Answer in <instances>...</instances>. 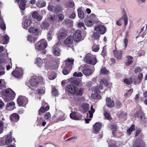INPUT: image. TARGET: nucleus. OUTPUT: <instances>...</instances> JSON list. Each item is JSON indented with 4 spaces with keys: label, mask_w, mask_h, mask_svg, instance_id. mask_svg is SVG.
<instances>
[{
    "label": "nucleus",
    "mask_w": 147,
    "mask_h": 147,
    "mask_svg": "<svg viewBox=\"0 0 147 147\" xmlns=\"http://www.w3.org/2000/svg\"><path fill=\"white\" fill-rule=\"evenodd\" d=\"M123 20L124 22V26H126L128 24V18L126 14L123 15V16L117 22V24L119 26H121L122 24V21Z\"/></svg>",
    "instance_id": "obj_12"
},
{
    "label": "nucleus",
    "mask_w": 147,
    "mask_h": 147,
    "mask_svg": "<svg viewBox=\"0 0 147 147\" xmlns=\"http://www.w3.org/2000/svg\"><path fill=\"white\" fill-rule=\"evenodd\" d=\"M9 37L7 35H5L2 37V39L1 40V43L3 44H7L9 41Z\"/></svg>",
    "instance_id": "obj_35"
},
{
    "label": "nucleus",
    "mask_w": 147,
    "mask_h": 147,
    "mask_svg": "<svg viewBox=\"0 0 147 147\" xmlns=\"http://www.w3.org/2000/svg\"><path fill=\"white\" fill-rule=\"evenodd\" d=\"M73 21L70 19L65 20L63 22V23L65 24H71L72 23Z\"/></svg>",
    "instance_id": "obj_63"
},
{
    "label": "nucleus",
    "mask_w": 147,
    "mask_h": 147,
    "mask_svg": "<svg viewBox=\"0 0 147 147\" xmlns=\"http://www.w3.org/2000/svg\"><path fill=\"white\" fill-rule=\"evenodd\" d=\"M106 28L103 25H97L94 28V30L98 32L101 34H103L106 32Z\"/></svg>",
    "instance_id": "obj_13"
},
{
    "label": "nucleus",
    "mask_w": 147,
    "mask_h": 147,
    "mask_svg": "<svg viewBox=\"0 0 147 147\" xmlns=\"http://www.w3.org/2000/svg\"><path fill=\"white\" fill-rule=\"evenodd\" d=\"M83 76L82 74L80 72L77 73L76 72H75L73 74V76L75 77H82Z\"/></svg>",
    "instance_id": "obj_60"
},
{
    "label": "nucleus",
    "mask_w": 147,
    "mask_h": 147,
    "mask_svg": "<svg viewBox=\"0 0 147 147\" xmlns=\"http://www.w3.org/2000/svg\"><path fill=\"white\" fill-rule=\"evenodd\" d=\"M102 125L99 123H96L94 125V129L95 131L98 132L101 128Z\"/></svg>",
    "instance_id": "obj_36"
},
{
    "label": "nucleus",
    "mask_w": 147,
    "mask_h": 147,
    "mask_svg": "<svg viewBox=\"0 0 147 147\" xmlns=\"http://www.w3.org/2000/svg\"><path fill=\"white\" fill-rule=\"evenodd\" d=\"M104 114L107 119L109 120L111 119V117L109 113H108L106 111H105L104 112Z\"/></svg>",
    "instance_id": "obj_56"
},
{
    "label": "nucleus",
    "mask_w": 147,
    "mask_h": 147,
    "mask_svg": "<svg viewBox=\"0 0 147 147\" xmlns=\"http://www.w3.org/2000/svg\"><path fill=\"white\" fill-rule=\"evenodd\" d=\"M11 138V134L8 135L5 140L2 139L0 141V144L3 146L10 144L12 142Z\"/></svg>",
    "instance_id": "obj_8"
},
{
    "label": "nucleus",
    "mask_w": 147,
    "mask_h": 147,
    "mask_svg": "<svg viewBox=\"0 0 147 147\" xmlns=\"http://www.w3.org/2000/svg\"><path fill=\"white\" fill-rule=\"evenodd\" d=\"M73 40H74L73 37L71 36L70 35L64 40L63 43L66 46L69 47L72 44Z\"/></svg>",
    "instance_id": "obj_17"
},
{
    "label": "nucleus",
    "mask_w": 147,
    "mask_h": 147,
    "mask_svg": "<svg viewBox=\"0 0 147 147\" xmlns=\"http://www.w3.org/2000/svg\"><path fill=\"white\" fill-rule=\"evenodd\" d=\"M60 50L59 49V47H57L55 46H54L53 48V53L56 56H59L60 55Z\"/></svg>",
    "instance_id": "obj_34"
},
{
    "label": "nucleus",
    "mask_w": 147,
    "mask_h": 147,
    "mask_svg": "<svg viewBox=\"0 0 147 147\" xmlns=\"http://www.w3.org/2000/svg\"><path fill=\"white\" fill-rule=\"evenodd\" d=\"M52 32L49 31L47 34V39L48 40L50 41L52 39V37L51 36Z\"/></svg>",
    "instance_id": "obj_62"
},
{
    "label": "nucleus",
    "mask_w": 147,
    "mask_h": 147,
    "mask_svg": "<svg viewBox=\"0 0 147 147\" xmlns=\"http://www.w3.org/2000/svg\"><path fill=\"white\" fill-rule=\"evenodd\" d=\"M92 51L95 52H97L98 51L99 49V46L96 45H94L92 47Z\"/></svg>",
    "instance_id": "obj_54"
},
{
    "label": "nucleus",
    "mask_w": 147,
    "mask_h": 147,
    "mask_svg": "<svg viewBox=\"0 0 147 147\" xmlns=\"http://www.w3.org/2000/svg\"><path fill=\"white\" fill-rule=\"evenodd\" d=\"M28 31L30 32L33 33L36 36H38L40 33L39 30L37 28L32 26L29 28Z\"/></svg>",
    "instance_id": "obj_23"
},
{
    "label": "nucleus",
    "mask_w": 147,
    "mask_h": 147,
    "mask_svg": "<svg viewBox=\"0 0 147 147\" xmlns=\"http://www.w3.org/2000/svg\"><path fill=\"white\" fill-rule=\"evenodd\" d=\"M67 30L64 28H62L57 34V38L59 40L63 39L67 36Z\"/></svg>",
    "instance_id": "obj_6"
},
{
    "label": "nucleus",
    "mask_w": 147,
    "mask_h": 147,
    "mask_svg": "<svg viewBox=\"0 0 147 147\" xmlns=\"http://www.w3.org/2000/svg\"><path fill=\"white\" fill-rule=\"evenodd\" d=\"M74 59L72 58H67L65 61L66 67L69 68L70 69H72V67L74 64Z\"/></svg>",
    "instance_id": "obj_16"
},
{
    "label": "nucleus",
    "mask_w": 147,
    "mask_h": 147,
    "mask_svg": "<svg viewBox=\"0 0 147 147\" xmlns=\"http://www.w3.org/2000/svg\"><path fill=\"white\" fill-rule=\"evenodd\" d=\"M127 113L123 111H119L118 115V117L119 118H124L127 115Z\"/></svg>",
    "instance_id": "obj_40"
},
{
    "label": "nucleus",
    "mask_w": 147,
    "mask_h": 147,
    "mask_svg": "<svg viewBox=\"0 0 147 147\" xmlns=\"http://www.w3.org/2000/svg\"><path fill=\"white\" fill-rule=\"evenodd\" d=\"M38 94H44L45 93V90L43 88L38 89L36 90Z\"/></svg>",
    "instance_id": "obj_58"
},
{
    "label": "nucleus",
    "mask_w": 147,
    "mask_h": 147,
    "mask_svg": "<svg viewBox=\"0 0 147 147\" xmlns=\"http://www.w3.org/2000/svg\"><path fill=\"white\" fill-rule=\"evenodd\" d=\"M17 102L19 106H24L26 105L28 102V100L24 96H19L17 100Z\"/></svg>",
    "instance_id": "obj_7"
},
{
    "label": "nucleus",
    "mask_w": 147,
    "mask_h": 147,
    "mask_svg": "<svg viewBox=\"0 0 147 147\" xmlns=\"http://www.w3.org/2000/svg\"><path fill=\"white\" fill-rule=\"evenodd\" d=\"M135 129V125L132 124L131 126L127 130V133L129 135L131 134L132 132Z\"/></svg>",
    "instance_id": "obj_43"
},
{
    "label": "nucleus",
    "mask_w": 147,
    "mask_h": 147,
    "mask_svg": "<svg viewBox=\"0 0 147 147\" xmlns=\"http://www.w3.org/2000/svg\"><path fill=\"white\" fill-rule=\"evenodd\" d=\"M47 46V42L45 39H42L38 41L35 45V47L36 50L38 51L43 50L46 48Z\"/></svg>",
    "instance_id": "obj_4"
},
{
    "label": "nucleus",
    "mask_w": 147,
    "mask_h": 147,
    "mask_svg": "<svg viewBox=\"0 0 147 147\" xmlns=\"http://www.w3.org/2000/svg\"><path fill=\"white\" fill-rule=\"evenodd\" d=\"M49 109V106L46 107H41L38 111V114L40 115L42 113H45L48 111Z\"/></svg>",
    "instance_id": "obj_32"
},
{
    "label": "nucleus",
    "mask_w": 147,
    "mask_h": 147,
    "mask_svg": "<svg viewBox=\"0 0 147 147\" xmlns=\"http://www.w3.org/2000/svg\"><path fill=\"white\" fill-rule=\"evenodd\" d=\"M20 3L19 4V7L20 9L23 11L26 8V0H20Z\"/></svg>",
    "instance_id": "obj_27"
},
{
    "label": "nucleus",
    "mask_w": 147,
    "mask_h": 147,
    "mask_svg": "<svg viewBox=\"0 0 147 147\" xmlns=\"http://www.w3.org/2000/svg\"><path fill=\"white\" fill-rule=\"evenodd\" d=\"M143 78V74L141 73L139 74L138 76V84H140L141 83L142 81V79Z\"/></svg>",
    "instance_id": "obj_52"
},
{
    "label": "nucleus",
    "mask_w": 147,
    "mask_h": 147,
    "mask_svg": "<svg viewBox=\"0 0 147 147\" xmlns=\"http://www.w3.org/2000/svg\"><path fill=\"white\" fill-rule=\"evenodd\" d=\"M7 100H13L15 97V92L11 89H7L3 93Z\"/></svg>",
    "instance_id": "obj_2"
},
{
    "label": "nucleus",
    "mask_w": 147,
    "mask_h": 147,
    "mask_svg": "<svg viewBox=\"0 0 147 147\" xmlns=\"http://www.w3.org/2000/svg\"><path fill=\"white\" fill-rule=\"evenodd\" d=\"M81 112L84 114L86 113L89 110L90 106L88 104L83 103L81 105Z\"/></svg>",
    "instance_id": "obj_20"
},
{
    "label": "nucleus",
    "mask_w": 147,
    "mask_h": 147,
    "mask_svg": "<svg viewBox=\"0 0 147 147\" xmlns=\"http://www.w3.org/2000/svg\"><path fill=\"white\" fill-rule=\"evenodd\" d=\"M0 27L2 30H4L6 29V26L5 23L3 22H2L0 24Z\"/></svg>",
    "instance_id": "obj_59"
},
{
    "label": "nucleus",
    "mask_w": 147,
    "mask_h": 147,
    "mask_svg": "<svg viewBox=\"0 0 147 147\" xmlns=\"http://www.w3.org/2000/svg\"><path fill=\"white\" fill-rule=\"evenodd\" d=\"M127 61L126 63V65H131L133 63V61L132 60L133 57L130 56L128 55L127 56Z\"/></svg>",
    "instance_id": "obj_39"
},
{
    "label": "nucleus",
    "mask_w": 147,
    "mask_h": 147,
    "mask_svg": "<svg viewBox=\"0 0 147 147\" xmlns=\"http://www.w3.org/2000/svg\"><path fill=\"white\" fill-rule=\"evenodd\" d=\"M70 117L71 119L75 120H80L82 118L81 115L79 113H76L74 111L70 114Z\"/></svg>",
    "instance_id": "obj_15"
},
{
    "label": "nucleus",
    "mask_w": 147,
    "mask_h": 147,
    "mask_svg": "<svg viewBox=\"0 0 147 147\" xmlns=\"http://www.w3.org/2000/svg\"><path fill=\"white\" fill-rule=\"evenodd\" d=\"M100 83L104 84L106 86H107L109 85V83L107 82V80L105 79H101Z\"/></svg>",
    "instance_id": "obj_50"
},
{
    "label": "nucleus",
    "mask_w": 147,
    "mask_h": 147,
    "mask_svg": "<svg viewBox=\"0 0 147 147\" xmlns=\"http://www.w3.org/2000/svg\"><path fill=\"white\" fill-rule=\"evenodd\" d=\"M82 72L84 75L87 76H90L93 73L92 69L88 68L84 69L82 71Z\"/></svg>",
    "instance_id": "obj_33"
},
{
    "label": "nucleus",
    "mask_w": 147,
    "mask_h": 147,
    "mask_svg": "<svg viewBox=\"0 0 147 147\" xmlns=\"http://www.w3.org/2000/svg\"><path fill=\"white\" fill-rule=\"evenodd\" d=\"M62 11V7L61 6H57L54 7V11L55 13H58L59 12H61Z\"/></svg>",
    "instance_id": "obj_45"
},
{
    "label": "nucleus",
    "mask_w": 147,
    "mask_h": 147,
    "mask_svg": "<svg viewBox=\"0 0 147 147\" xmlns=\"http://www.w3.org/2000/svg\"><path fill=\"white\" fill-rule=\"evenodd\" d=\"M51 117L50 113L49 112H47L45 115L44 118L45 119H49Z\"/></svg>",
    "instance_id": "obj_64"
},
{
    "label": "nucleus",
    "mask_w": 147,
    "mask_h": 147,
    "mask_svg": "<svg viewBox=\"0 0 147 147\" xmlns=\"http://www.w3.org/2000/svg\"><path fill=\"white\" fill-rule=\"evenodd\" d=\"M84 89L83 88H80L78 90V89L76 92L74 94L77 95L82 96L84 92Z\"/></svg>",
    "instance_id": "obj_41"
},
{
    "label": "nucleus",
    "mask_w": 147,
    "mask_h": 147,
    "mask_svg": "<svg viewBox=\"0 0 147 147\" xmlns=\"http://www.w3.org/2000/svg\"><path fill=\"white\" fill-rule=\"evenodd\" d=\"M109 73V71L105 68H102L100 70V74L108 75Z\"/></svg>",
    "instance_id": "obj_49"
},
{
    "label": "nucleus",
    "mask_w": 147,
    "mask_h": 147,
    "mask_svg": "<svg viewBox=\"0 0 147 147\" xmlns=\"http://www.w3.org/2000/svg\"><path fill=\"white\" fill-rule=\"evenodd\" d=\"M77 11L79 17L81 19H83L84 17V14L82 9L80 7L77 10Z\"/></svg>",
    "instance_id": "obj_37"
},
{
    "label": "nucleus",
    "mask_w": 147,
    "mask_h": 147,
    "mask_svg": "<svg viewBox=\"0 0 147 147\" xmlns=\"http://www.w3.org/2000/svg\"><path fill=\"white\" fill-rule=\"evenodd\" d=\"M100 36V35L99 34V33L97 32H96L93 33L92 37L94 38L95 39L97 40L99 39Z\"/></svg>",
    "instance_id": "obj_51"
},
{
    "label": "nucleus",
    "mask_w": 147,
    "mask_h": 147,
    "mask_svg": "<svg viewBox=\"0 0 147 147\" xmlns=\"http://www.w3.org/2000/svg\"><path fill=\"white\" fill-rule=\"evenodd\" d=\"M36 6L39 8L43 7L45 6L46 2L44 0H38L36 2Z\"/></svg>",
    "instance_id": "obj_30"
},
{
    "label": "nucleus",
    "mask_w": 147,
    "mask_h": 147,
    "mask_svg": "<svg viewBox=\"0 0 147 147\" xmlns=\"http://www.w3.org/2000/svg\"><path fill=\"white\" fill-rule=\"evenodd\" d=\"M142 71V70L141 68L139 67H137L135 68L134 71L135 74L140 72Z\"/></svg>",
    "instance_id": "obj_61"
},
{
    "label": "nucleus",
    "mask_w": 147,
    "mask_h": 147,
    "mask_svg": "<svg viewBox=\"0 0 147 147\" xmlns=\"http://www.w3.org/2000/svg\"><path fill=\"white\" fill-rule=\"evenodd\" d=\"M27 40L30 42L34 43L36 39V37H33L31 35H28L27 38Z\"/></svg>",
    "instance_id": "obj_44"
},
{
    "label": "nucleus",
    "mask_w": 147,
    "mask_h": 147,
    "mask_svg": "<svg viewBox=\"0 0 147 147\" xmlns=\"http://www.w3.org/2000/svg\"><path fill=\"white\" fill-rule=\"evenodd\" d=\"M33 23L31 17H29L28 18L25 20L24 22L23 28L25 29H27L28 27L31 25Z\"/></svg>",
    "instance_id": "obj_22"
},
{
    "label": "nucleus",
    "mask_w": 147,
    "mask_h": 147,
    "mask_svg": "<svg viewBox=\"0 0 147 147\" xmlns=\"http://www.w3.org/2000/svg\"><path fill=\"white\" fill-rule=\"evenodd\" d=\"M52 94L55 96H57L58 95V90L55 88H54L52 89Z\"/></svg>",
    "instance_id": "obj_55"
},
{
    "label": "nucleus",
    "mask_w": 147,
    "mask_h": 147,
    "mask_svg": "<svg viewBox=\"0 0 147 147\" xmlns=\"http://www.w3.org/2000/svg\"><path fill=\"white\" fill-rule=\"evenodd\" d=\"M20 116L19 115L14 113L11 114L10 116V119L11 121L13 122H17L19 120Z\"/></svg>",
    "instance_id": "obj_21"
},
{
    "label": "nucleus",
    "mask_w": 147,
    "mask_h": 147,
    "mask_svg": "<svg viewBox=\"0 0 147 147\" xmlns=\"http://www.w3.org/2000/svg\"><path fill=\"white\" fill-rule=\"evenodd\" d=\"M114 56L117 59H122L123 51L121 50H117L116 48L113 51Z\"/></svg>",
    "instance_id": "obj_18"
},
{
    "label": "nucleus",
    "mask_w": 147,
    "mask_h": 147,
    "mask_svg": "<svg viewBox=\"0 0 147 147\" xmlns=\"http://www.w3.org/2000/svg\"><path fill=\"white\" fill-rule=\"evenodd\" d=\"M85 60L86 62L89 64L94 65L97 63L96 56L89 53L86 54Z\"/></svg>",
    "instance_id": "obj_3"
},
{
    "label": "nucleus",
    "mask_w": 147,
    "mask_h": 147,
    "mask_svg": "<svg viewBox=\"0 0 147 147\" xmlns=\"http://www.w3.org/2000/svg\"><path fill=\"white\" fill-rule=\"evenodd\" d=\"M64 18V15L61 13H59L56 16V18L57 20V21L59 22L63 21Z\"/></svg>",
    "instance_id": "obj_38"
},
{
    "label": "nucleus",
    "mask_w": 147,
    "mask_h": 147,
    "mask_svg": "<svg viewBox=\"0 0 147 147\" xmlns=\"http://www.w3.org/2000/svg\"><path fill=\"white\" fill-rule=\"evenodd\" d=\"M77 26L79 28H82V29L84 30L86 29V28L85 26L84 25L83 22H80L78 23Z\"/></svg>",
    "instance_id": "obj_53"
},
{
    "label": "nucleus",
    "mask_w": 147,
    "mask_h": 147,
    "mask_svg": "<svg viewBox=\"0 0 147 147\" xmlns=\"http://www.w3.org/2000/svg\"><path fill=\"white\" fill-rule=\"evenodd\" d=\"M15 105V103L14 102L11 101L7 103L6 105V108L7 110L11 111L13 109Z\"/></svg>",
    "instance_id": "obj_28"
},
{
    "label": "nucleus",
    "mask_w": 147,
    "mask_h": 147,
    "mask_svg": "<svg viewBox=\"0 0 147 147\" xmlns=\"http://www.w3.org/2000/svg\"><path fill=\"white\" fill-rule=\"evenodd\" d=\"M39 57H37L36 59L35 63L38 67H41L43 66L44 64V61Z\"/></svg>",
    "instance_id": "obj_29"
},
{
    "label": "nucleus",
    "mask_w": 147,
    "mask_h": 147,
    "mask_svg": "<svg viewBox=\"0 0 147 147\" xmlns=\"http://www.w3.org/2000/svg\"><path fill=\"white\" fill-rule=\"evenodd\" d=\"M16 69L13 70L11 73V74L16 78H20L22 76L23 71L22 68L16 67Z\"/></svg>",
    "instance_id": "obj_5"
},
{
    "label": "nucleus",
    "mask_w": 147,
    "mask_h": 147,
    "mask_svg": "<svg viewBox=\"0 0 147 147\" xmlns=\"http://www.w3.org/2000/svg\"><path fill=\"white\" fill-rule=\"evenodd\" d=\"M67 91L71 94H74L78 88L74 85L71 84L68 85L67 86Z\"/></svg>",
    "instance_id": "obj_11"
},
{
    "label": "nucleus",
    "mask_w": 147,
    "mask_h": 147,
    "mask_svg": "<svg viewBox=\"0 0 147 147\" xmlns=\"http://www.w3.org/2000/svg\"><path fill=\"white\" fill-rule=\"evenodd\" d=\"M69 81L71 83L73 84L78 86L82 87L83 86L81 82L78 78H71L70 79Z\"/></svg>",
    "instance_id": "obj_19"
},
{
    "label": "nucleus",
    "mask_w": 147,
    "mask_h": 147,
    "mask_svg": "<svg viewBox=\"0 0 147 147\" xmlns=\"http://www.w3.org/2000/svg\"><path fill=\"white\" fill-rule=\"evenodd\" d=\"M145 144L142 140H137L135 141L133 147H145Z\"/></svg>",
    "instance_id": "obj_25"
},
{
    "label": "nucleus",
    "mask_w": 147,
    "mask_h": 147,
    "mask_svg": "<svg viewBox=\"0 0 147 147\" xmlns=\"http://www.w3.org/2000/svg\"><path fill=\"white\" fill-rule=\"evenodd\" d=\"M44 61V64L45 67L46 68H48L50 67L51 66V62L49 61L47 59H43Z\"/></svg>",
    "instance_id": "obj_42"
},
{
    "label": "nucleus",
    "mask_w": 147,
    "mask_h": 147,
    "mask_svg": "<svg viewBox=\"0 0 147 147\" xmlns=\"http://www.w3.org/2000/svg\"><path fill=\"white\" fill-rule=\"evenodd\" d=\"M106 105L108 107L112 108L115 105V102L113 100H111L110 97H107L106 99Z\"/></svg>",
    "instance_id": "obj_24"
},
{
    "label": "nucleus",
    "mask_w": 147,
    "mask_h": 147,
    "mask_svg": "<svg viewBox=\"0 0 147 147\" xmlns=\"http://www.w3.org/2000/svg\"><path fill=\"white\" fill-rule=\"evenodd\" d=\"M50 26L49 23L45 20L40 25V27L42 29L48 30Z\"/></svg>",
    "instance_id": "obj_26"
},
{
    "label": "nucleus",
    "mask_w": 147,
    "mask_h": 147,
    "mask_svg": "<svg viewBox=\"0 0 147 147\" xmlns=\"http://www.w3.org/2000/svg\"><path fill=\"white\" fill-rule=\"evenodd\" d=\"M117 125H113L111 126V129H113L112 130V133L115 136L116 131V129L117 128Z\"/></svg>",
    "instance_id": "obj_47"
},
{
    "label": "nucleus",
    "mask_w": 147,
    "mask_h": 147,
    "mask_svg": "<svg viewBox=\"0 0 147 147\" xmlns=\"http://www.w3.org/2000/svg\"><path fill=\"white\" fill-rule=\"evenodd\" d=\"M72 37L75 41H78L81 38V31L80 30H77L76 31Z\"/></svg>",
    "instance_id": "obj_14"
},
{
    "label": "nucleus",
    "mask_w": 147,
    "mask_h": 147,
    "mask_svg": "<svg viewBox=\"0 0 147 147\" xmlns=\"http://www.w3.org/2000/svg\"><path fill=\"white\" fill-rule=\"evenodd\" d=\"M123 82L127 85H130L132 83V78H130L129 79L125 78L123 80Z\"/></svg>",
    "instance_id": "obj_48"
},
{
    "label": "nucleus",
    "mask_w": 147,
    "mask_h": 147,
    "mask_svg": "<svg viewBox=\"0 0 147 147\" xmlns=\"http://www.w3.org/2000/svg\"><path fill=\"white\" fill-rule=\"evenodd\" d=\"M33 18L38 21H40L42 19V17L37 12H34L32 14Z\"/></svg>",
    "instance_id": "obj_31"
},
{
    "label": "nucleus",
    "mask_w": 147,
    "mask_h": 147,
    "mask_svg": "<svg viewBox=\"0 0 147 147\" xmlns=\"http://www.w3.org/2000/svg\"><path fill=\"white\" fill-rule=\"evenodd\" d=\"M95 15L92 14L85 21V23L86 26H92L94 24L95 22L94 18H95Z\"/></svg>",
    "instance_id": "obj_9"
},
{
    "label": "nucleus",
    "mask_w": 147,
    "mask_h": 147,
    "mask_svg": "<svg viewBox=\"0 0 147 147\" xmlns=\"http://www.w3.org/2000/svg\"><path fill=\"white\" fill-rule=\"evenodd\" d=\"M71 69L65 67L63 70L62 73L65 75H67L70 73Z\"/></svg>",
    "instance_id": "obj_46"
},
{
    "label": "nucleus",
    "mask_w": 147,
    "mask_h": 147,
    "mask_svg": "<svg viewBox=\"0 0 147 147\" xmlns=\"http://www.w3.org/2000/svg\"><path fill=\"white\" fill-rule=\"evenodd\" d=\"M3 123L0 120V134L3 132Z\"/></svg>",
    "instance_id": "obj_57"
},
{
    "label": "nucleus",
    "mask_w": 147,
    "mask_h": 147,
    "mask_svg": "<svg viewBox=\"0 0 147 147\" xmlns=\"http://www.w3.org/2000/svg\"><path fill=\"white\" fill-rule=\"evenodd\" d=\"M137 111L134 114V117L139 119L140 122L144 124L147 123V118L145 117V113L143 111L141 106H138L136 108Z\"/></svg>",
    "instance_id": "obj_1"
},
{
    "label": "nucleus",
    "mask_w": 147,
    "mask_h": 147,
    "mask_svg": "<svg viewBox=\"0 0 147 147\" xmlns=\"http://www.w3.org/2000/svg\"><path fill=\"white\" fill-rule=\"evenodd\" d=\"M40 83L39 78L37 76H33L29 82L30 84L33 87L37 86Z\"/></svg>",
    "instance_id": "obj_10"
}]
</instances>
